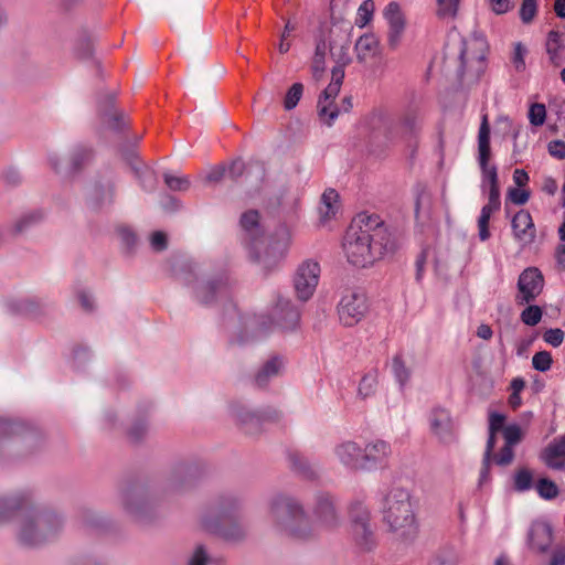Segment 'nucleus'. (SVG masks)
I'll return each instance as SVG.
<instances>
[{"label": "nucleus", "instance_id": "1", "mask_svg": "<svg viewBox=\"0 0 565 565\" xmlns=\"http://www.w3.org/2000/svg\"><path fill=\"white\" fill-rule=\"evenodd\" d=\"M312 513L313 521L309 519L297 499L277 494L268 502L267 520L276 531L301 542L317 539L322 532L333 531L340 524L333 500L329 494L317 497Z\"/></svg>", "mask_w": 565, "mask_h": 565}, {"label": "nucleus", "instance_id": "2", "mask_svg": "<svg viewBox=\"0 0 565 565\" xmlns=\"http://www.w3.org/2000/svg\"><path fill=\"white\" fill-rule=\"evenodd\" d=\"M392 247L391 235L377 215L360 214L348 228L343 250L348 260L366 267Z\"/></svg>", "mask_w": 565, "mask_h": 565}, {"label": "nucleus", "instance_id": "3", "mask_svg": "<svg viewBox=\"0 0 565 565\" xmlns=\"http://www.w3.org/2000/svg\"><path fill=\"white\" fill-rule=\"evenodd\" d=\"M17 515L18 539L26 546H38L54 539L62 527V521L54 512L26 509L23 497L0 498V521Z\"/></svg>", "mask_w": 565, "mask_h": 565}, {"label": "nucleus", "instance_id": "4", "mask_svg": "<svg viewBox=\"0 0 565 565\" xmlns=\"http://www.w3.org/2000/svg\"><path fill=\"white\" fill-rule=\"evenodd\" d=\"M369 131L366 147L372 154H381L399 140L409 139L420 129L419 117L407 111L399 118L384 108L373 109L364 119Z\"/></svg>", "mask_w": 565, "mask_h": 565}, {"label": "nucleus", "instance_id": "5", "mask_svg": "<svg viewBox=\"0 0 565 565\" xmlns=\"http://www.w3.org/2000/svg\"><path fill=\"white\" fill-rule=\"evenodd\" d=\"M383 522L396 540L411 541L418 533V523L408 490L395 487L385 495Z\"/></svg>", "mask_w": 565, "mask_h": 565}, {"label": "nucleus", "instance_id": "6", "mask_svg": "<svg viewBox=\"0 0 565 565\" xmlns=\"http://www.w3.org/2000/svg\"><path fill=\"white\" fill-rule=\"evenodd\" d=\"M239 502L234 497L222 499L213 505L202 518V525L210 532L220 533L225 540L238 541L244 537L245 531L238 524H232Z\"/></svg>", "mask_w": 565, "mask_h": 565}, {"label": "nucleus", "instance_id": "7", "mask_svg": "<svg viewBox=\"0 0 565 565\" xmlns=\"http://www.w3.org/2000/svg\"><path fill=\"white\" fill-rule=\"evenodd\" d=\"M349 516L352 540L361 550H371L375 545L376 539L370 510L362 502H355L350 507Z\"/></svg>", "mask_w": 565, "mask_h": 565}, {"label": "nucleus", "instance_id": "8", "mask_svg": "<svg viewBox=\"0 0 565 565\" xmlns=\"http://www.w3.org/2000/svg\"><path fill=\"white\" fill-rule=\"evenodd\" d=\"M348 61L349 58L340 57L339 63L332 68L330 84L318 100L319 118L328 126H331L339 116V108L334 105V99L340 92L344 78V65Z\"/></svg>", "mask_w": 565, "mask_h": 565}, {"label": "nucleus", "instance_id": "9", "mask_svg": "<svg viewBox=\"0 0 565 565\" xmlns=\"http://www.w3.org/2000/svg\"><path fill=\"white\" fill-rule=\"evenodd\" d=\"M367 311V298L364 292L359 290H347L338 305L339 320L345 327L358 324Z\"/></svg>", "mask_w": 565, "mask_h": 565}, {"label": "nucleus", "instance_id": "10", "mask_svg": "<svg viewBox=\"0 0 565 565\" xmlns=\"http://www.w3.org/2000/svg\"><path fill=\"white\" fill-rule=\"evenodd\" d=\"M490 126L488 116L482 117V121L478 132V162L482 173V188L499 185L497 167L490 164Z\"/></svg>", "mask_w": 565, "mask_h": 565}, {"label": "nucleus", "instance_id": "11", "mask_svg": "<svg viewBox=\"0 0 565 565\" xmlns=\"http://www.w3.org/2000/svg\"><path fill=\"white\" fill-rule=\"evenodd\" d=\"M320 276V266L317 262L311 259L302 262L294 277V287L297 294V297L307 301L313 295Z\"/></svg>", "mask_w": 565, "mask_h": 565}, {"label": "nucleus", "instance_id": "12", "mask_svg": "<svg viewBox=\"0 0 565 565\" xmlns=\"http://www.w3.org/2000/svg\"><path fill=\"white\" fill-rule=\"evenodd\" d=\"M544 278L542 273L535 267L524 269L519 276L518 295L515 301L518 305L530 303L542 292Z\"/></svg>", "mask_w": 565, "mask_h": 565}, {"label": "nucleus", "instance_id": "13", "mask_svg": "<svg viewBox=\"0 0 565 565\" xmlns=\"http://www.w3.org/2000/svg\"><path fill=\"white\" fill-rule=\"evenodd\" d=\"M487 42L483 38L473 36L462 42L460 52L461 67L463 72H479L486 60Z\"/></svg>", "mask_w": 565, "mask_h": 565}, {"label": "nucleus", "instance_id": "14", "mask_svg": "<svg viewBox=\"0 0 565 565\" xmlns=\"http://www.w3.org/2000/svg\"><path fill=\"white\" fill-rule=\"evenodd\" d=\"M505 416L499 413H491L489 416V437L487 440L486 451L482 459V467L480 470L479 483L483 484L490 479V463L492 459V451L495 446L497 433L503 431Z\"/></svg>", "mask_w": 565, "mask_h": 565}, {"label": "nucleus", "instance_id": "15", "mask_svg": "<svg viewBox=\"0 0 565 565\" xmlns=\"http://www.w3.org/2000/svg\"><path fill=\"white\" fill-rule=\"evenodd\" d=\"M271 318L282 330L291 331L299 324L300 312L289 299L278 298L273 309Z\"/></svg>", "mask_w": 565, "mask_h": 565}, {"label": "nucleus", "instance_id": "16", "mask_svg": "<svg viewBox=\"0 0 565 565\" xmlns=\"http://www.w3.org/2000/svg\"><path fill=\"white\" fill-rule=\"evenodd\" d=\"M511 226L513 237L522 246L532 244L536 237V230L529 211L521 210L512 217Z\"/></svg>", "mask_w": 565, "mask_h": 565}, {"label": "nucleus", "instance_id": "17", "mask_svg": "<svg viewBox=\"0 0 565 565\" xmlns=\"http://www.w3.org/2000/svg\"><path fill=\"white\" fill-rule=\"evenodd\" d=\"M553 543V529L547 522H533L527 533L529 547L539 554L546 553Z\"/></svg>", "mask_w": 565, "mask_h": 565}, {"label": "nucleus", "instance_id": "18", "mask_svg": "<svg viewBox=\"0 0 565 565\" xmlns=\"http://www.w3.org/2000/svg\"><path fill=\"white\" fill-rule=\"evenodd\" d=\"M362 470H371L386 462L392 454V449L388 443L377 439L367 443L362 448Z\"/></svg>", "mask_w": 565, "mask_h": 565}, {"label": "nucleus", "instance_id": "19", "mask_svg": "<svg viewBox=\"0 0 565 565\" xmlns=\"http://www.w3.org/2000/svg\"><path fill=\"white\" fill-rule=\"evenodd\" d=\"M384 18L388 23L390 30L387 42L391 47H396L405 30V18L397 2H390L384 9Z\"/></svg>", "mask_w": 565, "mask_h": 565}, {"label": "nucleus", "instance_id": "20", "mask_svg": "<svg viewBox=\"0 0 565 565\" xmlns=\"http://www.w3.org/2000/svg\"><path fill=\"white\" fill-rule=\"evenodd\" d=\"M428 420L431 434L440 441L446 443L452 438V420L447 409L434 408Z\"/></svg>", "mask_w": 565, "mask_h": 565}, {"label": "nucleus", "instance_id": "21", "mask_svg": "<svg viewBox=\"0 0 565 565\" xmlns=\"http://www.w3.org/2000/svg\"><path fill=\"white\" fill-rule=\"evenodd\" d=\"M334 456L345 467L362 470V448L354 441H344L335 446Z\"/></svg>", "mask_w": 565, "mask_h": 565}, {"label": "nucleus", "instance_id": "22", "mask_svg": "<svg viewBox=\"0 0 565 565\" xmlns=\"http://www.w3.org/2000/svg\"><path fill=\"white\" fill-rule=\"evenodd\" d=\"M542 460L551 469L561 470L565 467V434L548 444L542 454Z\"/></svg>", "mask_w": 565, "mask_h": 565}, {"label": "nucleus", "instance_id": "23", "mask_svg": "<svg viewBox=\"0 0 565 565\" xmlns=\"http://www.w3.org/2000/svg\"><path fill=\"white\" fill-rule=\"evenodd\" d=\"M356 58L365 63L380 54V42L373 33L361 35L355 43Z\"/></svg>", "mask_w": 565, "mask_h": 565}, {"label": "nucleus", "instance_id": "24", "mask_svg": "<svg viewBox=\"0 0 565 565\" xmlns=\"http://www.w3.org/2000/svg\"><path fill=\"white\" fill-rule=\"evenodd\" d=\"M226 282H224L223 280H217L209 281L198 286L195 290V296L200 302L207 305L211 303L216 296H223L226 295Z\"/></svg>", "mask_w": 565, "mask_h": 565}, {"label": "nucleus", "instance_id": "25", "mask_svg": "<svg viewBox=\"0 0 565 565\" xmlns=\"http://www.w3.org/2000/svg\"><path fill=\"white\" fill-rule=\"evenodd\" d=\"M339 210V194L333 189H327L319 205V214L322 222H327L335 216Z\"/></svg>", "mask_w": 565, "mask_h": 565}, {"label": "nucleus", "instance_id": "26", "mask_svg": "<svg viewBox=\"0 0 565 565\" xmlns=\"http://www.w3.org/2000/svg\"><path fill=\"white\" fill-rule=\"evenodd\" d=\"M329 46L324 39H319L316 43L315 55L311 63V72L315 79H320L326 70V56Z\"/></svg>", "mask_w": 565, "mask_h": 565}, {"label": "nucleus", "instance_id": "27", "mask_svg": "<svg viewBox=\"0 0 565 565\" xmlns=\"http://www.w3.org/2000/svg\"><path fill=\"white\" fill-rule=\"evenodd\" d=\"M93 158V151L85 147L75 148L70 157V162L65 173H75L90 162Z\"/></svg>", "mask_w": 565, "mask_h": 565}, {"label": "nucleus", "instance_id": "28", "mask_svg": "<svg viewBox=\"0 0 565 565\" xmlns=\"http://www.w3.org/2000/svg\"><path fill=\"white\" fill-rule=\"evenodd\" d=\"M284 366V363L278 358H273L269 361H267L264 366L258 371L256 374L255 381L256 384L260 387L266 386L268 381L277 376L281 369Z\"/></svg>", "mask_w": 565, "mask_h": 565}, {"label": "nucleus", "instance_id": "29", "mask_svg": "<svg viewBox=\"0 0 565 565\" xmlns=\"http://www.w3.org/2000/svg\"><path fill=\"white\" fill-rule=\"evenodd\" d=\"M377 386V371L373 370L367 372L361 379L358 387V395L362 398H367L372 396Z\"/></svg>", "mask_w": 565, "mask_h": 565}, {"label": "nucleus", "instance_id": "30", "mask_svg": "<svg viewBox=\"0 0 565 565\" xmlns=\"http://www.w3.org/2000/svg\"><path fill=\"white\" fill-rule=\"evenodd\" d=\"M392 370H393L395 379L401 384V386L406 385L411 379V371L406 366L405 361L403 360L402 355L396 354L392 359Z\"/></svg>", "mask_w": 565, "mask_h": 565}, {"label": "nucleus", "instance_id": "31", "mask_svg": "<svg viewBox=\"0 0 565 565\" xmlns=\"http://www.w3.org/2000/svg\"><path fill=\"white\" fill-rule=\"evenodd\" d=\"M375 4L373 0H365L358 9L355 24L360 28L365 26L373 17Z\"/></svg>", "mask_w": 565, "mask_h": 565}, {"label": "nucleus", "instance_id": "32", "mask_svg": "<svg viewBox=\"0 0 565 565\" xmlns=\"http://www.w3.org/2000/svg\"><path fill=\"white\" fill-rule=\"evenodd\" d=\"M438 8H437V15L440 19H452L456 17L458 9H459V2L460 0H436Z\"/></svg>", "mask_w": 565, "mask_h": 565}, {"label": "nucleus", "instance_id": "33", "mask_svg": "<svg viewBox=\"0 0 565 565\" xmlns=\"http://www.w3.org/2000/svg\"><path fill=\"white\" fill-rule=\"evenodd\" d=\"M536 491L541 498L545 500H552L557 497L558 488L550 479L542 478L536 483Z\"/></svg>", "mask_w": 565, "mask_h": 565}, {"label": "nucleus", "instance_id": "34", "mask_svg": "<svg viewBox=\"0 0 565 565\" xmlns=\"http://www.w3.org/2000/svg\"><path fill=\"white\" fill-rule=\"evenodd\" d=\"M533 484V473L529 469H520L514 476L515 490L523 492L530 490Z\"/></svg>", "mask_w": 565, "mask_h": 565}, {"label": "nucleus", "instance_id": "35", "mask_svg": "<svg viewBox=\"0 0 565 565\" xmlns=\"http://www.w3.org/2000/svg\"><path fill=\"white\" fill-rule=\"evenodd\" d=\"M543 316V311L539 306L531 305L521 312V321L530 327L536 326Z\"/></svg>", "mask_w": 565, "mask_h": 565}, {"label": "nucleus", "instance_id": "36", "mask_svg": "<svg viewBox=\"0 0 565 565\" xmlns=\"http://www.w3.org/2000/svg\"><path fill=\"white\" fill-rule=\"evenodd\" d=\"M303 93V85L301 83H295L286 94L284 100V107L290 110L297 106Z\"/></svg>", "mask_w": 565, "mask_h": 565}, {"label": "nucleus", "instance_id": "37", "mask_svg": "<svg viewBox=\"0 0 565 565\" xmlns=\"http://www.w3.org/2000/svg\"><path fill=\"white\" fill-rule=\"evenodd\" d=\"M546 119V108L545 105L535 103L532 104L529 109V120L531 125L535 127H540L545 122Z\"/></svg>", "mask_w": 565, "mask_h": 565}, {"label": "nucleus", "instance_id": "38", "mask_svg": "<svg viewBox=\"0 0 565 565\" xmlns=\"http://www.w3.org/2000/svg\"><path fill=\"white\" fill-rule=\"evenodd\" d=\"M258 222V212L254 210L245 212L241 217L242 227L252 235L257 233Z\"/></svg>", "mask_w": 565, "mask_h": 565}, {"label": "nucleus", "instance_id": "39", "mask_svg": "<svg viewBox=\"0 0 565 565\" xmlns=\"http://www.w3.org/2000/svg\"><path fill=\"white\" fill-rule=\"evenodd\" d=\"M552 362V355L547 351L536 352L532 358L533 367L540 372L548 371L551 369Z\"/></svg>", "mask_w": 565, "mask_h": 565}, {"label": "nucleus", "instance_id": "40", "mask_svg": "<svg viewBox=\"0 0 565 565\" xmlns=\"http://www.w3.org/2000/svg\"><path fill=\"white\" fill-rule=\"evenodd\" d=\"M502 433L505 441L504 444L512 447L520 443L523 437V431L516 424L505 426Z\"/></svg>", "mask_w": 565, "mask_h": 565}, {"label": "nucleus", "instance_id": "41", "mask_svg": "<svg viewBox=\"0 0 565 565\" xmlns=\"http://www.w3.org/2000/svg\"><path fill=\"white\" fill-rule=\"evenodd\" d=\"M537 12L536 0H523L520 8V18L523 23L527 24L533 21Z\"/></svg>", "mask_w": 565, "mask_h": 565}, {"label": "nucleus", "instance_id": "42", "mask_svg": "<svg viewBox=\"0 0 565 565\" xmlns=\"http://www.w3.org/2000/svg\"><path fill=\"white\" fill-rule=\"evenodd\" d=\"M527 53L526 47L518 42L514 44L512 64L516 72H523L525 70V55Z\"/></svg>", "mask_w": 565, "mask_h": 565}, {"label": "nucleus", "instance_id": "43", "mask_svg": "<svg viewBox=\"0 0 565 565\" xmlns=\"http://www.w3.org/2000/svg\"><path fill=\"white\" fill-rule=\"evenodd\" d=\"M164 182L173 191H185L190 186V180L186 177H177L169 173L164 174Z\"/></svg>", "mask_w": 565, "mask_h": 565}, {"label": "nucleus", "instance_id": "44", "mask_svg": "<svg viewBox=\"0 0 565 565\" xmlns=\"http://www.w3.org/2000/svg\"><path fill=\"white\" fill-rule=\"evenodd\" d=\"M138 178L140 179L141 185L146 190H153L157 184V177L152 170L145 167L141 170H136Z\"/></svg>", "mask_w": 565, "mask_h": 565}, {"label": "nucleus", "instance_id": "45", "mask_svg": "<svg viewBox=\"0 0 565 565\" xmlns=\"http://www.w3.org/2000/svg\"><path fill=\"white\" fill-rule=\"evenodd\" d=\"M210 556L203 545H198L188 559V565H207Z\"/></svg>", "mask_w": 565, "mask_h": 565}, {"label": "nucleus", "instance_id": "46", "mask_svg": "<svg viewBox=\"0 0 565 565\" xmlns=\"http://www.w3.org/2000/svg\"><path fill=\"white\" fill-rule=\"evenodd\" d=\"M507 198L516 205H523L529 201L530 192L520 188H510Z\"/></svg>", "mask_w": 565, "mask_h": 565}, {"label": "nucleus", "instance_id": "47", "mask_svg": "<svg viewBox=\"0 0 565 565\" xmlns=\"http://www.w3.org/2000/svg\"><path fill=\"white\" fill-rule=\"evenodd\" d=\"M546 49H563L565 47V34L559 31L552 30L547 34L545 44Z\"/></svg>", "mask_w": 565, "mask_h": 565}, {"label": "nucleus", "instance_id": "48", "mask_svg": "<svg viewBox=\"0 0 565 565\" xmlns=\"http://www.w3.org/2000/svg\"><path fill=\"white\" fill-rule=\"evenodd\" d=\"M543 339L546 343L551 344L554 348H557L563 343L564 331L558 328L548 329L544 332Z\"/></svg>", "mask_w": 565, "mask_h": 565}, {"label": "nucleus", "instance_id": "49", "mask_svg": "<svg viewBox=\"0 0 565 565\" xmlns=\"http://www.w3.org/2000/svg\"><path fill=\"white\" fill-rule=\"evenodd\" d=\"M513 458V447L504 444L503 448L497 456H494L493 460L499 466H508L512 462Z\"/></svg>", "mask_w": 565, "mask_h": 565}, {"label": "nucleus", "instance_id": "50", "mask_svg": "<svg viewBox=\"0 0 565 565\" xmlns=\"http://www.w3.org/2000/svg\"><path fill=\"white\" fill-rule=\"evenodd\" d=\"M548 565H565V544H556L553 547Z\"/></svg>", "mask_w": 565, "mask_h": 565}, {"label": "nucleus", "instance_id": "51", "mask_svg": "<svg viewBox=\"0 0 565 565\" xmlns=\"http://www.w3.org/2000/svg\"><path fill=\"white\" fill-rule=\"evenodd\" d=\"M489 221H490V216L486 215L481 212L480 216L478 218V228H479V237L482 242L487 241L490 237Z\"/></svg>", "mask_w": 565, "mask_h": 565}, {"label": "nucleus", "instance_id": "52", "mask_svg": "<svg viewBox=\"0 0 565 565\" xmlns=\"http://www.w3.org/2000/svg\"><path fill=\"white\" fill-rule=\"evenodd\" d=\"M548 153L557 159L565 158V142L561 140H553L547 146Z\"/></svg>", "mask_w": 565, "mask_h": 565}, {"label": "nucleus", "instance_id": "53", "mask_svg": "<svg viewBox=\"0 0 565 565\" xmlns=\"http://www.w3.org/2000/svg\"><path fill=\"white\" fill-rule=\"evenodd\" d=\"M490 4L497 14L507 13L511 9V0H490Z\"/></svg>", "mask_w": 565, "mask_h": 565}, {"label": "nucleus", "instance_id": "54", "mask_svg": "<svg viewBox=\"0 0 565 565\" xmlns=\"http://www.w3.org/2000/svg\"><path fill=\"white\" fill-rule=\"evenodd\" d=\"M245 170V164L242 160L233 161L230 167L226 169V173L232 178L236 179L243 174Z\"/></svg>", "mask_w": 565, "mask_h": 565}, {"label": "nucleus", "instance_id": "55", "mask_svg": "<svg viewBox=\"0 0 565 565\" xmlns=\"http://www.w3.org/2000/svg\"><path fill=\"white\" fill-rule=\"evenodd\" d=\"M151 246L156 250H162L167 247V236L162 232H156L151 236Z\"/></svg>", "mask_w": 565, "mask_h": 565}, {"label": "nucleus", "instance_id": "56", "mask_svg": "<svg viewBox=\"0 0 565 565\" xmlns=\"http://www.w3.org/2000/svg\"><path fill=\"white\" fill-rule=\"evenodd\" d=\"M225 173L226 169L224 167H215L210 170L205 179L210 183H216L224 178Z\"/></svg>", "mask_w": 565, "mask_h": 565}, {"label": "nucleus", "instance_id": "57", "mask_svg": "<svg viewBox=\"0 0 565 565\" xmlns=\"http://www.w3.org/2000/svg\"><path fill=\"white\" fill-rule=\"evenodd\" d=\"M118 235L121 239V242L129 246H132L135 244L136 237L135 234L128 228V227H119L118 228Z\"/></svg>", "mask_w": 565, "mask_h": 565}, {"label": "nucleus", "instance_id": "58", "mask_svg": "<svg viewBox=\"0 0 565 565\" xmlns=\"http://www.w3.org/2000/svg\"><path fill=\"white\" fill-rule=\"evenodd\" d=\"M426 201H429V198L426 195V194H420L418 198H417V201H416V207H415V214H416V217L417 218H420L422 216H425L427 218H430L431 217V213L429 211H423L422 210V205L426 202Z\"/></svg>", "mask_w": 565, "mask_h": 565}, {"label": "nucleus", "instance_id": "59", "mask_svg": "<svg viewBox=\"0 0 565 565\" xmlns=\"http://www.w3.org/2000/svg\"><path fill=\"white\" fill-rule=\"evenodd\" d=\"M513 181L519 188H523L529 182V174L522 169H515L513 172Z\"/></svg>", "mask_w": 565, "mask_h": 565}, {"label": "nucleus", "instance_id": "60", "mask_svg": "<svg viewBox=\"0 0 565 565\" xmlns=\"http://www.w3.org/2000/svg\"><path fill=\"white\" fill-rule=\"evenodd\" d=\"M559 51L561 49H546L550 62L556 67L561 66L564 62Z\"/></svg>", "mask_w": 565, "mask_h": 565}, {"label": "nucleus", "instance_id": "61", "mask_svg": "<svg viewBox=\"0 0 565 565\" xmlns=\"http://www.w3.org/2000/svg\"><path fill=\"white\" fill-rule=\"evenodd\" d=\"M492 329L489 324H480L477 329V335L483 340H490L492 338Z\"/></svg>", "mask_w": 565, "mask_h": 565}, {"label": "nucleus", "instance_id": "62", "mask_svg": "<svg viewBox=\"0 0 565 565\" xmlns=\"http://www.w3.org/2000/svg\"><path fill=\"white\" fill-rule=\"evenodd\" d=\"M125 508L128 512L136 515V518H140L143 505L139 502L135 503V502L126 501Z\"/></svg>", "mask_w": 565, "mask_h": 565}, {"label": "nucleus", "instance_id": "63", "mask_svg": "<svg viewBox=\"0 0 565 565\" xmlns=\"http://www.w3.org/2000/svg\"><path fill=\"white\" fill-rule=\"evenodd\" d=\"M556 262L562 269H565V244H562L557 247Z\"/></svg>", "mask_w": 565, "mask_h": 565}, {"label": "nucleus", "instance_id": "64", "mask_svg": "<svg viewBox=\"0 0 565 565\" xmlns=\"http://www.w3.org/2000/svg\"><path fill=\"white\" fill-rule=\"evenodd\" d=\"M554 12L558 18L565 19V0H555Z\"/></svg>", "mask_w": 565, "mask_h": 565}]
</instances>
